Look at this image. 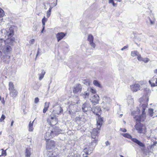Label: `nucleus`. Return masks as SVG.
I'll return each instance as SVG.
<instances>
[{
	"mask_svg": "<svg viewBox=\"0 0 157 157\" xmlns=\"http://www.w3.org/2000/svg\"><path fill=\"white\" fill-rule=\"evenodd\" d=\"M4 15V13L3 10L0 8V17H2Z\"/></svg>",
	"mask_w": 157,
	"mask_h": 157,
	"instance_id": "32",
	"label": "nucleus"
},
{
	"mask_svg": "<svg viewBox=\"0 0 157 157\" xmlns=\"http://www.w3.org/2000/svg\"><path fill=\"white\" fill-rule=\"evenodd\" d=\"M94 149V148L91 146H87L84 148L83 151L86 154V155H87L91 154Z\"/></svg>",
	"mask_w": 157,
	"mask_h": 157,
	"instance_id": "9",
	"label": "nucleus"
},
{
	"mask_svg": "<svg viewBox=\"0 0 157 157\" xmlns=\"http://www.w3.org/2000/svg\"><path fill=\"white\" fill-rule=\"evenodd\" d=\"M34 121H33V122H31L30 121L29 122V130L30 132H32L33 131V124Z\"/></svg>",
	"mask_w": 157,
	"mask_h": 157,
	"instance_id": "21",
	"label": "nucleus"
},
{
	"mask_svg": "<svg viewBox=\"0 0 157 157\" xmlns=\"http://www.w3.org/2000/svg\"><path fill=\"white\" fill-rule=\"evenodd\" d=\"M45 74V72L44 70H42L40 74H39V80H41L44 77V75Z\"/></svg>",
	"mask_w": 157,
	"mask_h": 157,
	"instance_id": "22",
	"label": "nucleus"
},
{
	"mask_svg": "<svg viewBox=\"0 0 157 157\" xmlns=\"http://www.w3.org/2000/svg\"><path fill=\"white\" fill-rule=\"evenodd\" d=\"M130 88L131 90L133 92H136L139 90H140L141 86L140 84L135 83L130 85Z\"/></svg>",
	"mask_w": 157,
	"mask_h": 157,
	"instance_id": "6",
	"label": "nucleus"
},
{
	"mask_svg": "<svg viewBox=\"0 0 157 157\" xmlns=\"http://www.w3.org/2000/svg\"><path fill=\"white\" fill-rule=\"evenodd\" d=\"M94 39V37L92 35L89 34L88 35L87 40L89 41L90 45L93 48H95L96 44L93 42Z\"/></svg>",
	"mask_w": 157,
	"mask_h": 157,
	"instance_id": "8",
	"label": "nucleus"
},
{
	"mask_svg": "<svg viewBox=\"0 0 157 157\" xmlns=\"http://www.w3.org/2000/svg\"><path fill=\"white\" fill-rule=\"evenodd\" d=\"M148 112L150 116L151 117H152L153 113V109H149Z\"/></svg>",
	"mask_w": 157,
	"mask_h": 157,
	"instance_id": "31",
	"label": "nucleus"
},
{
	"mask_svg": "<svg viewBox=\"0 0 157 157\" xmlns=\"http://www.w3.org/2000/svg\"><path fill=\"white\" fill-rule=\"evenodd\" d=\"M39 52V51H38V52H37V54L36 56H37V55H38V54Z\"/></svg>",
	"mask_w": 157,
	"mask_h": 157,
	"instance_id": "61",
	"label": "nucleus"
},
{
	"mask_svg": "<svg viewBox=\"0 0 157 157\" xmlns=\"http://www.w3.org/2000/svg\"><path fill=\"white\" fill-rule=\"evenodd\" d=\"M154 73L157 75V68L154 71Z\"/></svg>",
	"mask_w": 157,
	"mask_h": 157,
	"instance_id": "50",
	"label": "nucleus"
},
{
	"mask_svg": "<svg viewBox=\"0 0 157 157\" xmlns=\"http://www.w3.org/2000/svg\"><path fill=\"white\" fill-rule=\"evenodd\" d=\"M113 0H109V3H112L113 2Z\"/></svg>",
	"mask_w": 157,
	"mask_h": 157,
	"instance_id": "54",
	"label": "nucleus"
},
{
	"mask_svg": "<svg viewBox=\"0 0 157 157\" xmlns=\"http://www.w3.org/2000/svg\"><path fill=\"white\" fill-rule=\"evenodd\" d=\"M52 7L51 6H50L49 9L48 10L51 12L52 9Z\"/></svg>",
	"mask_w": 157,
	"mask_h": 157,
	"instance_id": "51",
	"label": "nucleus"
},
{
	"mask_svg": "<svg viewBox=\"0 0 157 157\" xmlns=\"http://www.w3.org/2000/svg\"><path fill=\"white\" fill-rule=\"evenodd\" d=\"M90 107L89 106V104L87 103H85L82 105V110L83 111L85 112L87 111L89 108Z\"/></svg>",
	"mask_w": 157,
	"mask_h": 157,
	"instance_id": "16",
	"label": "nucleus"
},
{
	"mask_svg": "<svg viewBox=\"0 0 157 157\" xmlns=\"http://www.w3.org/2000/svg\"><path fill=\"white\" fill-rule=\"evenodd\" d=\"M122 135L123 136L128 139H131L132 138L131 136L128 133H122Z\"/></svg>",
	"mask_w": 157,
	"mask_h": 157,
	"instance_id": "26",
	"label": "nucleus"
},
{
	"mask_svg": "<svg viewBox=\"0 0 157 157\" xmlns=\"http://www.w3.org/2000/svg\"><path fill=\"white\" fill-rule=\"evenodd\" d=\"M51 137H53V136H51V132H49L46 133L44 136V138L46 140L48 141L50 140V139Z\"/></svg>",
	"mask_w": 157,
	"mask_h": 157,
	"instance_id": "19",
	"label": "nucleus"
},
{
	"mask_svg": "<svg viewBox=\"0 0 157 157\" xmlns=\"http://www.w3.org/2000/svg\"><path fill=\"white\" fill-rule=\"evenodd\" d=\"M90 100L93 103L98 104L99 101V97L98 95L95 94Z\"/></svg>",
	"mask_w": 157,
	"mask_h": 157,
	"instance_id": "10",
	"label": "nucleus"
},
{
	"mask_svg": "<svg viewBox=\"0 0 157 157\" xmlns=\"http://www.w3.org/2000/svg\"><path fill=\"white\" fill-rule=\"evenodd\" d=\"M66 35L63 33H59L56 34V36L58 42L62 40Z\"/></svg>",
	"mask_w": 157,
	"mask_h": 157,
	"instance_id": "14",
	"label": "nucleus"
},
{
	"mask_svg": "<svg viewBox=\"0 0 157 157\" xmlns=\"http://www.w3.org/2000/svg\"><path fill=\"white\" fill-rule=\"evenodd\" d=\"M2 52L0 51V57L2 56Z\"/></svg>",
	"mask_w": 157,
	"mask_h": 157,
	"instance_id": "56",
	"label": "nucleus"
},
{
	"mask_svg": "<svg viewBox=\"0 0 157 157\" xmlns=\"http://www.w3.org/2000/svg\"><path fill=\"white\" fill-rule=\"evenodd\" d=\"M48 21V19L47 18H46L45 16H44L42 20V26H45V23L46 22Z\"/></svg>",
	"mask_w": 157,
	"mask_h": 157,
	"instance_id": "28",
	"label": "nucleus"
},
{
	"mask_svg": "<svg viewBox=\"0 0 157 157\" xmlns=\"http://www.w3.org/2000/svg\"><path fill=\"white\" fill-rule=\"evenodd\" d=\"M105 143L106 146H107L109 145L110 144V143L108 141H106Z\"/></svg>",
	"mask_w": 157,
	"mask_h": 157,
	"instance_id": "48",
	"label": "nucleus"
},
{
	"mask_svg": "<svg viewBox=\"0 0 157 157\" xmlns=\"http://www.w3.org/2000/svg\"><path fill=\"white\" fill-rule=\"evenodd\" d=\"M145 98L146 102H144H144H143V100L144 99V98L142 97L140 99V101L141 102V104L137 107V111H133L132 113L134 118L138 122L144 121L146 117L145 110L147 107V102L148 101L149 99L147 96L145 97Z\"/></svg>",
	"mask_w": 157,
	"mask_h": 157,
	"instance_id": "1",
	"label": "nucleus"
},
{
	"mask_svg": "<svg viewBox=\"0 0 157 157\" xmlns=\"http://www.w3.org/2000/svg\"><path fill=\"white\" fill-rule=\"evenodd\" d=\"M93 84L95 86L98 87L99 88H102V86L100 83L97 80H94L93 81Z\"/></svg>",
	"mask_w": 157,
	"mask_h": 157,
	"instance_id": "20",
	"label": "nucleus"
},
{
	"mask_svg": "<svg viewBox=\"0 0 157 157\" xmlns=\"http://www.w3.org/2000/svg\"><path fill=\"white\" fill-rule=\"evenodd\" d=\"M87 91L91 92L93 94H95L96 93V90L94 89L92 87L88 88L87 89Z\"/></svg>",
	"mask_w": 157,
	"mask_h": 157,
	"instance_id": "23",
	"label": "nucleus"
},
{
	"mask_svg": "<svg viewBox=\"0 0 157 157\" xmlns=\"http://www.w3.org/2000/svg\"><path fill=\"white\" fill-rule=\"evenodd\" d=\"M50 105V103L49 102H45L44 104V106L43 110V113H45L48 110L49 105Z\"/></svg>",
	"mask_w": 157,
	"mask_h": 157,
	"instance_id": "17",
	"label": "nucleus"
},
{
	"mask_svg": "<svg viewBox=\"0 0 157 157\" xmlns=\"http://www.w3.org/2000/svg\"><path fill=\"white\" fill-rule=\"evenodd\" d=\"M5 41L2 39H0V49L2 50L3 47L2 46V44H4Z\"/></svg>",
	"mask_w": 157,
	"mask_h": 157,
	"instance_id": "30",
	"label": "nucleus"
},
{
	"mask_svg": "<svg viewBox=\"0 0 157 157\" xmlns=\"http://www.w3.org/2000/svg\"><path fill=\"white\" fill-rule=\"evenodd\" d=\"M82 90V86L80 84H77L74 88L73 92L74 94L80 92Z\"/></svg>",
	"mask_w": 157,
	"mask_h": 157,
	"instance_id": "12",
	"label": "nucleus"
},
{
	"mask_svg": "<svg viewBox=\"0 0 157 157\" xmlns=\"http://www.w3.org/2000/svg\"><path fill=\"white\" fill-rule=\"evenodd\" d=\"M132 141L137 144L138 145L141 147H145V145L144 143H142L140 141L138 140L136 138H132Z\"/></svg>",
	"mask_w": 157,
	"mask_h": 157,
	"instance_id": "15",
	"label": "nucleus"
},
{
	"mask_svg": "<svg viewBox=\"0 0 157 157\" xmlns=\"http://www.w3.org/2000/svg\"><path fill=\"white\" fill-rule=\"evenodd\" d=\"M76 156L77 157H88V156L87 155H86V156H83V155L82 156H81L80 155H79V154L76 155Z\"/></svg>",
	"mask_w": 157,
	"mask_h": 157,
	"instance_id": "45",
	"label": "nucleus"
},
{
	"mask_svg": "<svg viewBox=\"0 0 157 157\" xmlns=\"http://www.w3.org/2000/svg\"><path fill=\"white\" fill-rule=\"evenodd\" d=\"M55 142L52 140H49L47 141V148L48 150V157H58V149L55 148Z\"/></svg>",
	"mask_w": 157,
	"mask_h": 157,
	"instance_id": "3",
	"label": "nucleus"
},
{
	"mask_svg": "<svg viewBox=\"0 0 157 157\" xmlns=\"http://www.w3.org/2000/svg\"><path fill=\"white\" fill-rule=\"evenodd\" d=\"M90 95V92L87 91L85 92L83 94V97L84 98H88Z\"/></svg>",
	"mask_w": 157,
	"mask_h": 157,
	"instance_id": "29",
	"label": "nucleus"
},
{
	"mask_svg": "<svg viewBox=\"0 0 157 157\" xmlns=\"http://www.w3.org/2000/svg\"><path fill=\"white\" fill-rule=\"evenodd\" d=\"M2 132H0V135H1L2 134Z\"/></svg>",
	"mask_w": 157,
	"mask_h": 157,
	"instance_id": "64",
	"label": "nucleus"
},
{
	"mask_svg": "<svg viewBox=\"0 0 157 157\" xmlns=\"http://www.w3.org/2000/svg\"><path fill=\"white\" fill-rule=\"evenodd\" d=\"M146 91H147V92L148 93L149 91V90L148 89L146 88Z\"/></svg>",
	"mask_w": 157,
	"mask_h": 157,
	"instance_id": "57",
	"label": "nucleus"
},
{
	"mask_svg": "<svg viewBox=\"0 0 157 157\" xmlns=\"http://www.w3.org/2000/svg\"><path fill=\"white\" fill-rule=\"evenodd\" d=\"M6 31V33H4L8 36V37L10 38L13 35V30L12 28H10L8 30H6L3 29V31Z\"/></svg>",
	"mask_w": 157,
	"mask_h": 157,
	"instance_id": "13",
	"label": "nucleus"
},
{
	"mask_svg": "<svg viewBox=\"0 0 157 157\" xmlns=\"http://www.w3.org/2000/svg\"><path fill=\"white\" fill-rule=\"evenodd\" d=\"M69 114H71V112L70 111H69Z\"/></svg>",
	"mask_w": 157,
	"mask_h": 157,
	"instance_id": "59",
	"label": "nucleus"
},
{
	"mask_svg": "<svg viewBox=\"0 0 157 157\" xmlns=\"http://www.w3.org/2000/svg\"><path fill=\"white\" fill-rule=\"evenodd\" d=\"M157 142L156 141H155L154 142L153 144L152 145V147H154V146H155L156 145V144H157Z\"/></svg>",
	"mask_w": 157,
	"mask_h": 157,
	"instance_id": "47",
	"label": "nucleus"
},
{
	"mask_svg": "<svg viewBox=\"0 0 157 157\" xmlns=\"http://www.w3.org/2000/svg\"><path fill=\"white\" fill-rule=\"evenodd\" d=\"M5 116L3 114L2 115L0 119V122H2L5 118Z\"/></svg>",
	"mask_w": 157,
	"mask_h": 157,
	"instance_id": "36",
	"label": "nucleus"
},
{
	"mask_svg": "<svg viewBox=\"0 0 157 157\" xmlns=\"http://www.w3.org/2000/svg\"><path fill=\"white\" fill-rule=\"evenodd\" d=\"M51 11L48 10L46 13V16L48 18H49L51 15Z\"/></svg>",
	"mask_w": 157,
	"mask_h": 157,
	"instance_id": "35",
	"label": "nucleus"
},
{
	"mask_svg": "<svg viewBox=\"0 0 157 157\" xmlns=\"http://www.w3.org/2000/svg\"><path fill=\"white\" fill-rule=\"evenodd\" d=\"M143 125L141 123H137L135 126V129L138 132L140 133L145 134L147 132L146 128H143Z\"/></svg>",
	"mask_w": 157,
	"mask_h": 157,
	"instance_id": "5",
	"label": "nucleus"
},
{
	"mask_svg": "<svg viewBox=\"0 0 157 157\" xmlns=\"http://www.w3.org/2000/svg\"><path fill=\"white\" fill-rule=\"evenodd\" d=\"M84 83L85 84H86V85H89L90 84V82L89 81H86V82H84Z\"/></svg>",
	"mask_w": 157,
	"mask_h": 157,
	"instance_id": "43",
	"label": "nucleus"
},
{
	"mask_svg": "<svg viewBox=\"0 0 157 157\" xmlns=\"http://www.w3.org/2000/svg\"><path fill=\"white\" fill-rule=\"evenodd\" d=\"M139 54V53L136 50L132 51L131 52V56L133 57L137 56Z\"/></svg>",
	"mask_w": 157,
	"mask_h": 157,
	"instance_id": "25",
	"label": "nucleus"
},
{
	"mask_svg": "<svg viewBox=\"0 0 157 157\" xmlns=\"http://www.w3.org/2000/svg\"><path fill=\"white\" fill-rule=\"evenodd\" d=\"M91 109L95 114L98 116V119L97 120V128L94 129L91 133V137L93 139L91 142L92 144L93 143H97L98 141L97 135L100 132V128L102 124L103 119L100 116V112L101 111V109L100 107L98 106L94 107L92 108Z\"/></svg>",
	"mask_w": 157,
	"mask_h": 157,
	"instance_id": "2",
	"label": "nucleus"
},
{
	"mask_svg": "<svg viewBox=\"0 0 157 157\" xmlns=\"http://www.w3.org/2000/svg\"><path fill=\"white\" fill-rule=\"evenodd\" d=\"M34 89L35 90H37L38 89L35 88H34Z\"/></svg>",
	"mask_w": 157,
	"mask_h": 157,
	"instance_id": "63",
	"label": "nucleus"
},
{
	"mask_svg": "<svg viewBox=\"0 0 157 157\" xmlns=\"http://www.w3.org/2000/svg\"><path fill=\"white\" fill-rule=\"evenodd\" d=\"M137 56V59L140 61H142L143 58L141 56V55L139 54Z\"/></svg>",
	"mask_w": 157,
	"mask_h": 157,
	"instance_id": "33",
	"label": "nucleus"
},
{
	"mask_svg": "<svg viewBox=\"0 0 157 157\" xmlns=\"http://www.w3.org/2000/svg\"><path fill=\"white\" fill-rule=\"evenodd\" d=\"M149 20L150 21L151 24L153 25L154 24V23H155L154 21H151L150 18H149Z\"/></svg>",
	"mask_w": 157,
	"mask_h": 157,
	"instance_id": "44",
	"label": "nucleus"
},
{
	"mask_svg": "<svg viewBox=\"0 0 157 157\" xmlns=\"http://www.w3.org/2000/svg\"><path fill=\"white\" fill-rule=\"evenodd\" d=\"M5 57H6L7 58H8L9 59H10V56H5Z\"/></svg>",
	"mask_w": 157,
	"mask_h": 157,
	"instance_id": "55",
	"label": "nucleus"
},
{
	"mask_svg": "<svg viewBox=\"0 0 157 157\" xmlns=\"http://www.w3.org/2000/svg\"><path fill=\"white\" fill-rule=\"evenodd\" d=\"M61 131L58 128L54 129L50 131L51 136L54 137L55 136L58 135L61 133Z\"/></svg>",
	"mask_w": 157,
	"mask_h": 157,
	"instance_id": "11",
	"label": "nucleus"
},
{
	"mask_svg": "<svg viewBox=\"0 0 157 157\" xmlns=\"http://www.w3.org/2000/svg\"><path fill=\"white\" fill-rule=\"evenodd\" d=\"M128 47V46H124L121 49V51H123L125 49H126V48H127Z\"/></svg>",
	"mask_w": 157,
	"mask_h": 157,
	"instance_id": "42",
	"label": "nucleus"
},
{
	"mask_svg": "<svg viewBox=\"0 0 157 157\" xmlns=\"http://www.w3.org/2000/svg\"><path fill=\"white\" fill-rule=\"evenodd\" d=\"M13 123H14V121H12L11 122V126H13Z\"/></svg>",
	"mask_w": 157,
	"mask_h": 157,
	"instance_id": "53",
	"label": "nucleus"
},
{
	"mask_svg": "<svg viewBox=\"0 0 157 157\" xmlns=\"http://www.w3.org/2000/svg\"><path fill=\"white\" fill-rule=\"evenodd\" d=\"M2 50L5 54H9L12 50V48L10 46L6 45L3 46Z\"/></svg>",
	"mask_w": 157,
	"mask_h": 157,
	"instance_id": "7",
	"label": "nucleus"
},
{
	"mask_svg": "<svg viewBox=\"0 0 157 157\" xmlns=\"http://www.w3.org/2000/svg\"><path fill=\"white\" fill-rule=\"evenodd\" d=\"M117 1L119 2H121V1L122 0H117Z\"/></svg>",
	"mask_w": 157,
	"mask_h": 157,
	"instance_id": "60",
	"label": "nucleus"
},
{
	"mask_svg": "<svg viewBox=\"0 0 157 157\" xmlns=\"http://www.w3.org/2000/svg\"><path fill=\"white\" fill-rule=\"evenodd\" d=\"M39 101V99L38 98L36 97L35 99L34 102L35 103L37 104Z\"/></svg>",
	"mask_w": 157,
	"mask_h": 157,
	"instance_id": "37",
	"label": "nucleus"
},
{
	"mask_svg": "<svg viewBox=\"0 0 157 157\" xmlns=\"http://www.w3.org/2000/svg\"><path fill=\"white\" fill-rule=\"evenodd\" d=\"M42 27H43V28H42V29L41 31V33H43V31L44 30V29H45V26H42Z\"/></svg>",
	"mask_w": 157,
	"mask_h": 157,
	"instance_id": "49",
	"label": "nucleus"
},
{
	"mask_svg": "<svg viewBox=\"0 0 157 157\" xmlns=\"http://www.w3.org/2000/svg\"><path fill=\"white\" fill-rule=\"evenodd\" d=\"M9 90L10 91V94L13 98H16L18 92L14 89V85L12 82H10L9 84Z\"/></svg>",
	"mask_w": 157,
	"mask_h": 157,
	"instance_id": "4",
	"label": "nucleus"
},
{
	"mask_svg": "<svg viewBox=\"0 0 157 157\" xmlns=\"http://www.w3.org/2000/svg\"><path fill=\"white\" fill-rule=\"evenodd\" d=\"M149 59L147 58H143V60L142 61H143L145 63H147L149 61Z\"/></svg>",
	"mask_w": 157,
	"mask_h": 157,
	"instance_id": "34",
	"label": "nucleus"
},
{
	"mask_svg": "<svg viewBox=\"0 0 157 157\" xmlns=\"http://www.w3.org/2000/svg\"><path fill=\"white\" fill-rule=\"evenodd\" d=\"M81 118L80 117H76L75 119V120L76 121H80L81 120Z\"/></svg>",
	"mask_w": 157,
	"mask_h": 157,
	"instance_id": "40",
	"label": "nucleus"
},
{
	"mask_svg": "<svg viewBox=\"0 0 157 157\" xmlns=\"http://www.w3.org/2000/svg\"><path fill=\"white\" fill-rule=\"evenodd\" d=\"M25 154L26 157H30L31 155V149L30 148H28L26 149Z\"/></svg>",
	"mask_w": 157,
	"mask_h": 157,
	"instance_id": "18",
	"label": "nucleus"
},
{
	"mask_svg": "<svg viewBox=\"0 0 157 157\" xmlns=\"http://www.w3.org/2000/svg\"><path fill=\"white\" fill-rule=\"evenodd\" d=\"M6 151L2 150V155H4V156H6Z\"/></svg>",
	"mask_w": 157,
	"mask_h": 157,
	"instance_id": "39",
	"label": "nucleus"
},
{
	"mask_svg": "<svg viewBox=\"0 0 157 157\" xmlns=\"http://www.w3.org/2000/svg\"><path fill=\"white\" fill-rule=\"evenodd\" d=\"M128 105H132L134 103V100L131 97H130V99L128 100Z\"/></svg>",
	"mask_w": 157,
	"mask_h": 157,
	"instance_id": "27",
	"label": "nucleus"
},
{
	"mask_svg": "<svg viewBox=\"0 0 157 157\" xmlns=\"http://www.w3.org/2000/svg\"><path fill=\"white\" fill-rule=\"evenodd\" d=\"M113 4V5L114 6H115V4L114 3V2L112 3Z\"/></svg>",
	"mask_w": 157,
	"mask_h": 157,
	"instance_id": "58",
	"label": "nucleus"
},
{
	"mask_svg": "<svg viewBox=\"0 0 157 157\" xmlns=\"http://www.w3.org/2000/svg\"><path fill=\"white\" fill-rule=\"evenodd\" d=\"M35 42V40L34 39H32L31 40H30L29 41V43L31 44H33Z\"/></svg>",
	"mask_w": 157,
	"mask_h": 157,
	"instance_id": "38",
	"label": "nucleus"
},
{
	"mask_svg": "<svg viewBox=\"0 0 157 157\" xmlns=\"http://www.w3.org/2000/svg\"><path fill=\"white\" fill-rule=\"evenodd\" d=\"M120 130L122 131L123 132H126L127 130L126 129L124 128H121L120 129Z\"/></svg>",
	"mask_w": 157,
	"mask_h": 157,
	"instance_id": "41",
	"label": "nucleus"
},
{
	"mask_svg": "<svg viewBox=\"0 0 157 157\" xmlns=\"http://www.w3.org/2000/svg\"><path fill=\"white\" fill-rule=\"evenodd\" d=\"M156 80V78H153L150 80L149 81L150 84L151 85V86H153L154 84H155V81Z\"/></svg>",
	"mask_w": 157,
	"mask_h": 157,
	"instance_id": "24",
	"label": "nucleus"
},
{
	"mask_svg": "<svg viewBox=\"0 0 157 157\" xmlns=\"http://www.w3.org/2000/svg\"><path fill=\"white\" fill-rule=\"evenodd\" d=\"M59 110L60 113H61V112L63 111V109L61 107L59 108Z\"/></svg>",
	"mask_w": 157,
	"mask_h": 157,
	"instance_id": "52",
	"label": "nucleus"
},
{
	"mask_svg": "<svg viewBox=\"0 0 157 157\" xmlns=\"http://www.w3.org/2000/svg\"><path fill=\"white\" fill-rule=\"evenodd\" d=\"M44 9H45V10H46L47 9V8L45 6L44 7Z\"/></svg>",
	"mask_w": 157,
	"mask_h": 157,
	"instance_id": "62",
	"label": "nucleus"
},
{
	"mask_svg": "<svg viewBox=\"0 0 157 157\" xmlns=\"http://www.w3.org/2000/svg\"><path fill=\"white\" fill-rule=\"evenodd\" d=\"M157 86V78H156L155 82V84H154L153 87Z\"/></svg>",
	"mask_w": 157,
	"mask_h": 157,
	"instance_id": "46",
	"label": "nucleus"
}]
</instances>
